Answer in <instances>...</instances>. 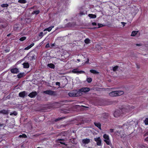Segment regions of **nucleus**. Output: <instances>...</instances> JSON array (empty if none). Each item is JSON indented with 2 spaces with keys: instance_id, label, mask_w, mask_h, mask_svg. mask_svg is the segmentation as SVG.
Instances as JSON below:
<instances>
[{
  "instance_id": "1",
  "label": "nucleus",
  "mask_w": 148,
  "mask_h": 148,
  "mask_svg": "<svg viewBox=\"0 0 148 148\" xmlns=\"http://www.w3.org/2000/svg\"><path fill=\"white\" fill-rule=\"evenodd\" d=\"M134 108V107L130 106L125 107L122 109L116 110L114 113V117H118L122 116L123 114H125L130 112Z\"/></svg>"
},
{
  "instance_id": "2",
  "label": "nucleus",
  "mask_w": 148,
  "mask_h": 148,
  "mask_svg": "<svg viewBox=\"0 0 148 148\" xmlns=\"http://www.w3.org/2000/svg\"><path fill=\"white\" fill-rule=\"evenodd\" d=\"M70 97H77L82 95L80 92L77 90H74L71 91L68 93Z\"/></svg>"
},
{
  "instance_id": "3",
  "label": "nucleus",
  "mask_w": 148,
  "mask_h": 148,
  "mask_svg": "<svg viewBox=\"0 0 148 148\" xmlns=\"http://www.w3.org/2000/svg\"><path fill=\"white\" fill-rule=\"evenodd\" d=\"M103 137L104 138V140L106 144L108 145H110L111 142L108 135L105 134L103 135Z\"/></svg>"
},
{
  "instance_id": "4",
  "label": "nucleus",
  "mask_w": 148,
  "mask_h": 148,
  "mask_svg": "<svg viewBox=\"0 0 148 148\" xmlns=\"http://www.w3.org/2000/svg\"><path fill=\"white\" fill-rule=\"evenodd\" d=\"M90 142V140L89 139L86 138L82 140V145L86 147V145Z\"/></svg>"
},
{
  "instance_id": "5",
  "label": "nucleus",
  "mask_w": 148,
  "mask_h": 148,
  "mask_svg": "<svg viewBox=\"0 0 148 148\" xmlns=\"http://www.w3.org/2000/svg\"><path fill=\"white\" fill-rule=\"evenodd\" d=\"M95 141L96 142L97 145L98 146L101 145V140L100 137H96L94 138Z\"/></svg>"
},
{
  "instance_id": "6",
  "label": "nucleus",
  "mask_w": 148,
  "mask_h": 148,
  "mask_svg": "<svg viewBox=\"0 0 148 148\" xmlns=\"http://www.w3.org/2000/svg\"><path fill=\"white\" fill-rule=\"evenodd\" d=\"M90 90V89L88 88H83L79 89L78 91L82 94V92H88Z\"/></svg>"
},
{
  "instance_id": "7",
  "label": "nucleus",
  "mask_w": 148,
  "mask_h": 148,
  "mask_svg": "<svg viewBox=\"0 0 148 148\" xmlns=\"http://www.w3.org/2000/svg\"><path fill=\"white\" fill-rule=\"evenodd\" d=\"M72 72L77 74L84 73H85L84 71H78V69H73L72 71Z\"/></svg>"
},
{
  "instance_id": "8",
  "label": "nucleus",
  "mask_w": 148,
  "mask_h": 148,
  "mask_svg": "<svg viewBox=\"0 0 148 148\" xmlns=\"http://www.w3.org/2000/svg\"><path fill=\"white\" fill-rule=\"evenodd\" d=\"M27 93L25 91H23L20 92L19 93V96L20 97L23 98L27 95Z\"/></svg>"
},
{
  "instance_id": "9",
  "label": "nucleus",
  "mask_w": 148,
  "mask_h": 148,
  "mask_svg": "<svg viewBox=\"0 0 148 148\" xmlns=\"http://www.w3.org/2000/svg\"><path fill=\"white\" fill-rule=\"evenodd\" d=\"M43 92L45 94L50 95H52L54 94L55 92L51 90H47L44 91Z\"/></svg>"
},
{
  "instance_id": "10",
  "label": "nucleus",
  "mask_w": 148,
  "mask_h": 148,
  "mask_svg": "<svg viewBox=\"0 0 148 148\" xmlns=\"http://www.w3.org/2000/svg\"><path fill=\"white\" fill-rule=\"evenodd\" d=\"M37 95V92L35 91L30 93L28 96L31 98H34Z\"/></svg>"
},
{
  "instance_id": "11",
  "label": "nucleus",
  "mask_w": 148,
  "mask_h": 148,
  "mask_svg": "<svg viewBox=\"0 0 148 148\" xmlns=\"http://www.w3.org/2000/svg\"><path fill=\"white\" fill-rule=\"evenodd\" d=\"M117 95L116 91L111 92L109 93V95L112 97L116 96Z\"/></svg>"
},
{
  "instance_id": "12",
  "label": "nucleus",
  "mask_w": 148,
  "mask_h": 148,
  "mask_svg": "<svg viewBox=\"0 0 148 148\" xmlns=\"http://www.w3.org/2000/svg\"><path fill=\"white\" fill-rule=\"evenodd\" d=\"M0 114H8V110H0Z\"/></svg>"
},
{
  "instance_id": "13",
  "label": "nucleus",
  "mask_w": 148,
  "mask_h": 148,
  "mask_svg": "<svg viewBox=\"0 0 148 148\" xmlns=\"http://www.w3.org/2000/svg\"><path fill=\"white\" fill-rule=\"evenodd\" d=\"M11 72L13 73H17L18 72V69L17 68H14L11 70Z\"/></svg>"
},
{
  "instance_id": "14",
  "label": "nucleus",
  "mask_w": 148,
  "mask_h": 148,
  "mask_svg": "<svg viewBox=\"0 0 148 148\" xmlns=\"http://www.w3.org/2000/svg\"><path fill=\"white\" fill-rule=\"evenodd\" d=\"M117 96H120L121 95H123L124 93V92L122 90H118V91H116Z\"/></svg>"
},
{
  "instance_id": "15",
  "label": "nucleus",
  "mask_w": 148,
  "mask_h": 148,
  "mask_svg": "<svg viewBox=\"0 0 148 148\" xmlns=\"http://www.w3.org/2000/svg\"><path fill=\"white\" fill-rule=\"evenodd\" d=\"M23 64L24 68H28L29 67V65L28 62L24 63Z\"/></svg>"
},
{
  "instance_id": "16",
  "label": "nucleus",
  "mask_w": 148,
  "mask_h": 148,
  "mask_svg": "<svg viewBox=\"0 0 148 148\" xmlns=\"http://www.w3.org/2000/svg\"><path fill=\"white\" fill-rule=\"evenodd\" d=\"M95 125L99 129L101 130V124L99 123H95Z\"/></svg>"
},
{
  "instance_id": "17",
  "label": "nucleus",
  "mask_w": 148,
  "mask_h": 148,
  "mask_svg": "<svg viewBox=\"0 0 148 148\" xmlns=\"http://www.w3.org/2000/svg\"><path fill=\"white\" fill-rule=\"evenodd\" d=\"M54 27V26H52L51 27H49L48 28L45 29L44 30V31H48V32H50L52 29Z\"/></svg>"
},
{
  "instance_id": "18",
  "label": "nucleus",
  "mask_w": 148,
  "mask_h": 148,
  "mask_svg": "<svg viewBox=\"0 0 148 148\" xmlns=\"http://www.w3.org/2000/svg\"><path fill=\"white\" fill-rule=\"evenodd\" d=\"M34 45V43H32L30 45L28 46L27 47L25 48L24 49L25 50H28L31 48L32 47H33Z\"/></svg>"
},
{
  "instance_id": "19",
  "label": "nucleus",
  "mask_w": 148,
  "mask_h": 148,
  "mask_svg": "<svg viewBox=\"0 0 148 148\" xmlns=\"http://www.w3.org/2000/svg\"><path fill=\"white\" fill-rule=\"evenodd\" d=\"M88 16L90 18H95L96 17V16L95 14H89Z\"/></svg>"
},
{
  "instance_id": "20",
  "label": "nucleus",
  "mask_w": 148,
  "mask_h": 148,
  "mask_svg": "<svg viewBox=\"0 0 148 148\" xmlns=\"http://www.w3.org/2000/svg\"><path fill=\"white\" fill-rule=\"evenodd\" d=\"M90 72L92 73L93 74H98L99 73V72L97 71L96 70H90Z\"/></svg>"
},
{
  "instance_id": "21",
  "label": "nucleus",
  "mask_w": 148,
  "mask_h": 148,
  "mask_svg": "<svg viewBox=\"0 0 148 148\" xmlns=\"http://www.w3.org/2000/svg\"><path fill=\"white\" fill-rule=\"evenodd\" d=\"M138 32V31H133L132 33L131 36H135L136 34Z\"/></svg>"
},
{
  "instance_id": "22",
  "label": "nucleus",
  "mask_w": 148,
  "mask_h": 148,
  "mask_svg": "<svg viewBox=\"0 0 148 148\" xmlns=\"http://www.w3.org/2000/svg\"><path fill=\"white\" fill-rule=\"evenodd\" d=\"M48 66L49 67L53 69L55 67V66L54 65L52 64H48Z\"/></svg>"
},
{
  "instance_id": "23",
  "label": "nucleus",
  "mask_w": 148,
  "mask_h": 148,
  "mask_svg": "<svg viewBox=\"0 0 148 148\" xmlns=\"http://www.w3.org/2000/svg\"><path fill=\"white\" fill-rule=\"evenodd\" d=\"M84 42L86 44H88L90 42V40L88 38H86L84 40Z\"/></svg>"
},
{
  "instance_id": "24",
  "label": "nucleus",
  "mask_w": 148,
  "mask_h": 148,
  "mask_svg": "<svg viewBox=\"0 0 148 148\" xmlns=\"http://www.w3.org/2000/svg\"><path fill=\"white\" fill-rule=\"evenodd\" d=\"M24 74V73H20L17 75V77L18 78H21L23 76Z\"/></svg>"
},
{
  "instance_id": "25",
  "label": "nucleus",
  "mask_w": 148,
  "mask_h": 148,
  "mask_svg": "<svg viewBox=\"0 0 148 148\" xmlns=\"http://www.w3.org/2000/svg\"><path fill=\"white\" fill-rule=\"evenodd\" d=\"M26 2L25 0H19L18 1V2L21 3H25Z\"/></svg>"
},
{
  "instance_id": "26",
  "label": "nucleus",
  "mask_w": 148,
  "mask_h": 148,
  "mask_svg": "<svg viewBox=\"0 0 148 148\" xmlns=\"http://www.w3.org/2000/svg\"><path fill=\"white\" fill-rule=\"evenodd\" d=\"M144 123L145 125H148V118H147L144 121Z\"/></svg>"
},
{
  "instance_id": "27",
  "label": "nucleus",
  "mask_w": 148,
  "mask_h": 148,
  "mask_svg": "<svg viewBox=\"0 0 148 148\" xmlns=\"http://www.w3.org/2000/svg\"><path fill=\"white\" fill-rule=\"evenodd\" d=\"M119 67L117 66H116L113 68V70L114 71H116L117 70Z\"/></svg>"
},
{
  "instance_id": "28",
  "label": "nucleus",
  "mask_w": 148,
  "mask_h": 148,
  "mask_svg": "<svg viewBox=\"0 0 148 148\" xmlns=\"http://www.w3.org/2000/svg\"><path fill=\"white\" fill-rule=\"evenodd\" d=\"M17 112L15 111L14 112H11L10 113V115H14L15 116H16L17 114Z\"/></svg>"
},
{
  "instance_id": "29",
  "label": "nucleus",
  "mask_w": 148,
  "mask_h": 148,
  "mask_svg": "<svg viewBox=\"0 0 148 148\" xmlns=\"http://www.w3.org/2000/svg\"><path fill=\"white\" fill-rule=\"evenodd\" d=\"M19 137L21 138V137H23V138H26L27 136L25 134H23L22 135H20L19 136Z\"/></svg>"
},
{
  "instance_id": "30",
  "label": "nucleus",
  "mask_w": 148,
  "mask_h": 148,
  "mask_svg": "<svg viewBox=\"0 0 148 148\" xmlns=\"http://www.w3.org/2000/svg\"><path fill=\"white\" fill-rule=\"evenodd\" d=\"M26 39V37H23L21 38H20L19 39V40L21 41H23L25 40Z\"/></svg>"
},
{
  "instance_id": "31",
  "label": "nucleus",
  "mask_w": 148,
  "mask_h": 148,
  "mask_svg": "<svg viewBox=\"0 0 148 148\" xmlns=\"http://www.w3.org/2000/svg\"><path fill=\"white\" fill-rule=\"evenodd\" d=\"M8 5L7 4H3L1 5V6L2 7H7Z\"/></svg>"
},
{
  "instance_id": "32",
  "label": "nucleus",
  "mask_w": 148,
  "mask_h": 148,
  "mask_svg": "<svg viewBox=\"0 0 148 148\" xmlns=\"http://www.w3.org/2000/svg\"><path fill=\"white\" fill-rule=\"evenodd\" d=\"M87 81L88 83H90L92 81V79L91 78H88L87 79Z\"/></svg>"
},
{
  "instance_id": "33",
  "label": "nucleus",
  "mask_w": 148,
  "mask_h": 148,
  "mask_svg": "<svg viewBox=\"0 0 148 148\" xmlns=\"http://www.w3.org/2000/svg\"><path fill=\"white\" fill-rule=\"evenodd\" d=\"M39 12H40L38 10H35V11H34L33 12L35 14H38V13H39Z\"/></svg>"
},
{
  "instance_id": "34",
  "label": "nucleus",
  "mask_w": 148,
  "mask_h": 148,
  "mask_svg": "<svg viewBox=\"0 0 148 148\" xmlns=\"http://www.w3.org/2000/svg\"><path fill=\"white\" fill-rule=\"evenodd\" d=\"M44 35L43 33L42 32H41L39 34V36L42 37Z\"/></svg>"
},
{
  "instance_id": "35",
  "label": "nucleus",
  "mask_w": 148,
  "mask_h": 148,
  "mask_svg": "<svg viewBox=\"0 0 148 148\" xmlns=\"http://www.w3.org/2000/svg\"><path fill=\"white\" fill-rule=\"evenodd\" d=\"M86 13V12H81L79 13V14L80 15H82L85 14Z\"/></svg>"
},
{
  "instance_id": "36",
  "label": "nucleus",
  "mask_w": 148,
  "mask_h": 148,
  "mask_svg": "<svg viewBox=\"0 0 148 148\" xmlns=\"http://www.w3.org/2000/svg\"><path fill=\"white\" fill-rule=\"evenodd\" d=\"M98 25L99 26V27H102L103 26V24H98Z\"/></svg>"
},
{
  "instance_id": "37",
  "label": "nucleus",
  "mask_w": 148,
  "mask_h": 148,
  "mask_svg": "<svg viewBox=\"0 0 148 148\" xmlns=\"http://www.w3.org/2000/svg\"><path fill=\"white\" fill-rule=\"evenodd\" d=\"M121 23L123 25V27L126 24V23L124 22H121Z\"/></svg>"
},
{
  "instance_id": "38",
  "label": "nucleus",
  "mask_w": 148,
  "mask_h": 148,
  "mask_svg": "<svg viewBox=\"0 0 148 148\" xmlns=\"http://www.w3.org/2000/svg\"><path fill=\"white\" fill-rule=\"evenodd\" d=\"M59 143L65 145V142L64 141H60Z\"/></svg>"
},
{
  "instance_id": "39",
  "label": "nucleus",
  "mask_w": 148,
  "mask_h": 148,
  "mask_svg": "<svg viewBox=\"0 0 148 148\" xmlns=\"http://www.w3.org/2000/svg\"><path fill=\"white\" fill-rule=\"evenodd\" d=\"M49 47V43L47 44L45 46L46 47Z\"/></svg>"
},
{
  "instance_id": "40",
  "label": "nucleus",
  "mask_w": 148,
  "mask_h": 148,
  "mask_svg": "<svg viewBox=\"0 0 148 148\" xmlns=\"http://www.w3.org/2000/svg\"><path fill=\"white\" fill-rule=\"evenodd\" d=\"M56 85H58L59 86L60 85V83L59 82H56Z\"/></svg>"
},
{
  "instance_id": "41",
  "label": "nucleus",
  "mask_w": 148,
  "mask_h": 148,
  "mask_svg": "<svg viewBox=\"0 0 148 148\" xmlns=\"http://www.w3.org/2000/svg\"><path fill=\"white\" fill-rule=\"evenodd\" d=\"M92 24L93 25H97L96 23L95 22L92 23Z\"/></svg>"
},
{
  "instance_id": "42",
  "label": "nucleus",
  "mask_w": 148,
  "mask_h": 148,
  "mask_svg": "<svg viewBox=\"0 0 148 148\" xmlns=\"http://www.w3.org/2000/svg\"><path fill=\"white\" fill-rule=\"evenodd\" d=\"M136 45L137 46H140L142 45V44H136Z\"/></svg>"
},
{
  "instance_id": "43",
  "label": "nucleus",
  "mask_w": 148,
  "mask_h": 148,
  "mask_svg": "<svg viewBox=\"0 0 148 148\" xmlns=\"http://www.w3.org/2000/svg\"><path fill=\"white\" fill-rule=\"evenodd\" d=\"M145 141H148V137H147L145 139Z\"/></svg>"
},
{
  "instance_id": "44",
  "label": "nucleus",
  "mask_w": 148,
  "mask_h": 148,
  "mask_svg": "<svg viewBox=\"0 0 148 148\" xmlns=\"http://www.w3.org/2000/svg\"><path fill=\"white\" fill-rule=\"evenodd\" d=\"M141 147V148H146V147H145V146H144V145H142Z\"/></svg>"
},
{
  "instance_id": "45",
  "label": "nucleus",
  "mask_w": 148,
  "mask_h": 148,
  "mask_svg": "<svg viewBox=\"0 0 148 148\" xmlns=\"http://www.w3.org/2000/svg\"><path fill=\"white\" fill-rule=\"evenodd\" d=\"M110 131L111 132H113V129H110Z\"/></svg>"
},
{
  "instance_id": "46",
  "label": "nucleus",
  "mask_w": 148,
  "mask_h": 148,
  "mask_svg": "<svg viewBox=\"0 0 148 148\" xmlns=\"http://www.w3.org/2000/svg\"><path fill=\"white\" fill-rule=\"evenodd\" d=\"M4 125V124H1L0 123V127H2V126H3Z\"/></svg>"
},
{
  "instance_id": "47",
  "label": "nucleus",
  "mask_w": 148,
  "mask_h": 148,
  "mask_svg": "<svg viewBox=\"0 0 148 148\" xmlns=\"http://www.w3.org/2000/svg\"><path fill=\"white\" fill-rule=\"evenodd\" d=\"M61 119H56V120H55V121H57L60 120Z\"/></svg>"
},
{
  "instance_id": "48",
  "label": "nucleus",
  "mask_w": 148,
  "mask_h": 148,
  "mask_svg": "<svg viewBox=\"0 0 148 148\" xmlns=\"http://www.w3.org/2000/svg\"><path fill=\"white\" fill-rule=\"evenodd\" d=\"M88 62H89V60L88 59V60L85 63L87 64V63H88Z\"/></svg>"
},
{
  "instance_id": "49",
  "label": "nucleus",
  "mask_w": 148,
  "mask_h": 148,
  "mask_svg": "<svg viewBox=\"0 0 148 148\" xmlns=\"http://www.w3.org/2000/svg\"><path fill=\"white\" fill-rule=\"evenodd\" d=\"M147 135H148V132L146 133L145 134V136H147Z\"/></svg>"
},
{
  "instance_id": "50",
  "label": "nucleus",
  "mask_w": 148,
  "mask_h": 148,
  "mask_svg": "<svg viewBox=\"0 0 148 148\" xmlns=\"http://www.w3.org/2000/svg\"><path fill=\"white\" fill-rule=\"evenodd\" d=\"M63 140L62 139H58L57 140V141H58V140Z\"/></svg>"
},
{
  "instance_id": "51",
  "label": "nucleus",
  "mask_w": 148,
  "mask_h": 148,
  "mask_svg": "<svg viewBox=\"0 0 148 148\" xmlns=\"http://www.w3.org/2000/svg\"><path fill=\"white\" fill-rule=\"evenodd\" d=\"M77 60L78 62H80V60L79 59H77Z\"/></svg>"
},
{
  "instance_id": "52",
  "label": "nucleus",
  "mask_w": 148,
  "mask_h": 148,
  "mask_svg": "<svg viewBox=\"0 0 148 148\" xmlns=\"http://www.w3.org/2000/svg\"><path fill=\"white\" fill-rule=\"evenodd\" d=\"M7 36H9V35H7Z\"/></svg>"
},
{
  "instance_id": "53",
  "label": "nucleus",
  "mask_w": 148,
  "mask_h": 148,
  "mask_svg": "<svg viewBox=\"0 0 148 148\" xmlns=\"http://www.w3.org/2000/svg\"><path fill=\"white\" fill-rule=\"evenodd\" d=\"M7 36H9V35H7Z\"/></svg>"
}]
</instances>
